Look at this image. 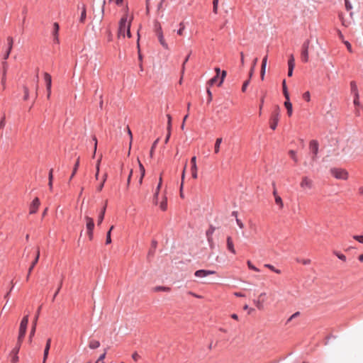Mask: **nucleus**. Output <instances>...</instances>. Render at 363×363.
<instances>
[{"instance_id":"obj_31","label":"nucleus","mask_w":363,"mask_h":363,"mask_svg":"<svg viewBox=\"0 0 363 363\" xmlns=\"http://www.w3.org/2000/svg\"><path fill=\"white\" fill-rule=\"evenodd\" d=\"M274 199H275L276 204H277L279 206V208L281 209L284 206V203H283L281 198L280 196H277L274 198Z\"/></svg>"},{"instance_id":"obj_6","label":"nucleus","mask_w":363,"mask_h":363,"mask_svg":"<svg viewBox=\"0 0 363 363\" xmlns=\"http://www.w3.org/2000/svg\"><path fill=\"white\" fill-rule=\"evenodd\" d=\"M310 43V40H306L302 45L301 57L303 62H308L309 60L308 49Z\"/></svg>"},{"instance_id":"obj_64","label":"nucleus","mask_w":363,"mask_h":363,"mask_svg":"<svg viewBox=\"0 0 363 363\" xmlns=\"http://www.w3.org/2000/svg\"><path fill=\"white\" fill-rule=\"evenodd\" d=\"M236 223H237L238 225L240 228H244V224L242 223V222L240 219L236 218Z\"/></svg>"},{"instance_id":"obj_10","label":"nucleus","mask_w":363,"mask_h":363,"mask_svg":"<svg viewBox=\"0 0 363 363\" xmlns=\"http://www.w3.org/2000/svg\"><path fill=\"white\" fill-rule=\"evenodd\" d=\"M39 257H40V249H39V247H38L37 248V251H36L35 258L33 260V262L31 263V264H30V267L28 269V274H27V277H26V280L27 281L29 279V277H30V275L31 274V272H32L33 269L34 268L35 264L38 263Z\"/></svg>"},{"instance_id":"obj_16","label":"nucleus","mask_w":363,"mask_h":363,"mask_svg":"<svg viewBox=\"0 0 363 363\" xmlns=\"http://www.w3.org/2000/svg\"><path fill=\"white\" fill-rule=\"evenodd\" d=\"M40 311V307L38 308V310L37 311V314H36V315H35V318L33 320V327H32V329H31L30 333V339L34 335L35 332V328H36L37 320H38V318Z\"/></svg>"},{"instance_id":"obj_2","label":"nucleus","mask_w":363,"mask_h":363,"mask_svg":"<svg viewBox=\"0 0 363 363\" xmlns=\"http://www.w3.org/2000/svg\"><path fill=\"white\" fill-rule=\"evenodd\" d=\"M330 172L337 179L347 180L348 179V172L344 169L333 168Z\"/></svg>"},{"instance_id":"obj_49","label":"nucleus","mask_w":363,"mask_h":363,"mask_svg":"<svg viewBox=\"0 0 363 363\" xmlns=\"http://www.w3.org/2000/svg\"><path fill=\"white\" fill-rule=\"evenodd\" d=\"M289 155L291 156V157L296 162H297V157L296 156V152L294 151V150H290L289 152Z\"/></svg>"},{"instance_id":"obj_29","label":"nucleus","mask_w":363,"mask_h":363,"mask_svg":"<svg viewBox=\"0 0 363 363\" xmlns=\"http://www.w3.org/2000/svg\"><path fill=\"white\" fill-rule=\"evenodd\" d=\"M160 208L162 211H166L167 208V198L164 196L163 200L160 203Z\"/></svg>"},{"instance_id":"obj_51","label":"nucleus","mask_w":363,"mask_h":363,"mask_svg":"<svg viewBox=\"0 0 363 363\" xmlns=\"http://www.w3.org/2000/svg\"><path fill=\"white\" fill-rule=\"evenodd\" d=\"M354 104L355 106H359V93H356V94H354Z\"/></svg>"},{"instance_id":"obj_39","label":"nucleus","mask_w":363,"mask_h":363,"mask_svg":"<svg viewBox=\"0 0 363 363\" xmlns=\"http://www.w3.org/2000/svg\"><path fill=\"white\" fill-rule=\"evenodd\" d=\"M127 129V132H128V134L130 137V146H129V150H130V147H131V145H132V141H133V135H132V132L130 129V128L128 126H127L126 128Z\"/></svg>"},{"instance_id":"obj_62","label":"nucleus","mask_w":363,"mask_h":363,"mask_svg":"<svg viewBox=\"0 0 363 363\" xmlns=\"http://www.w3.org/2000/svg\"><path fill=\"white\" fill-rule=\"evenodd\" d=\"M5 116H3V118L0 121V129L3 128L5 126Z\"/></svg>"},{"instance_id":"obj_30","label":"nucleus","mask_w":363,"mask_h":363,"mask_svg":"<svg viewBox=\"0 0 363 363\" xmlns=\"http://www.w3.org/2000/svg\"><path fill=\"white\" fill-rule=\"evenodd\" d=\"M79 165V157H78V159L76 161V163L74 164V167L72 175L70 177V179H72L74 177V176L75 175V174H76V172H77V171L78 169Z\"/></svg>"},{"instance_id":"obj_36","label":"nucleus","mask_w":363,"mask_h":363,"mask_svg":"<svg viewBox=\"0 0 363 363\" xmlns=\"http://www.w3.org/2000/svg\"><path fill=\"white\" fill-rule=\"evenodd\" d=\"M106 179H107V174H104L103 176V181L101 182V184L98 186V189H97L99 191L102 190Z\"/></svg>"},{"instance_id":"obj_20","label":"nucleus","mask_w":363,"mask_h":363,"mask_svg":"<svg viewBox=\"0 0 363 363\" xmlns=\"http://www.w3.org/2000/svg\"><path fill=\"white\" fill-rule=\"evenodd\" d=\"M138 162L139 164V169H140V172L139 184H141L143 183V177H145V169L144 166L142 164V163L140 162V161L139 160H138Z\"/></svg>"},{"instance_id":"obj_50","label":"nucleus","mask_w":363,"mask_h":363,"mask_svg":"<svg viewBox=\"0 0 363 363\" xmlns=\"http://www.w3.org/2000/svg\"><path fill=\"white\" fill-rule=\"evenodd\" d=\"M335 255L341 260L342 261H345L346 260V257L345 255H344L342 253H340V252H335Z\"/></svg>"},{"instance_id":"obj_11","label":"nucleus","mask_w":363,"mask_h":363,"mask_svg":"<svg viewBox=\"0 0 363 363\" xmlns=\"http://www.w3.org/2000/svg\"><path fill=\"white\" fill-rule=\"evenodd\" d=\"M40 205V200L38 197H35L32 201L30 206V213L33 214L35 213Z\"/></svg>"},{"instance_id":"obj_54","label":"nucleus","mask_w":363,"mask_h":363,"mask_svg":"<svg viewBox=\"0 0 363 363\" xmlns=\"http://www.w3.org/2000/svg\"><path fill=\"white\" fill-rule=\"evenodd\" d=\"M353 238L357 241L363 243V235H354Z\"/></svg>"},{"instance_id":"obj_44","label":"nucleus","mask_w":363,"mask_h":363,"mask_svg":"<svg viewBox=\"0 0 363 363\" xmlns=\"http://www.w3.org/2000/svg\"><path fill=\"white\" fill-rule=\"evenodd\" d=\"M158 140H159V139H157V140L154 142V143L152 144V147H151L150 152V157H152V156H153L154 150H155V147H156V145H157V143H158Z\"/></svg>"},{"instance_id":"obj_12","label":"nucleus","mask_w":363,"mask_h":363,"mask_svg":"<svg viewBox=\"0 0 363 363\" xmlns=\"http://www.w3.org/2000/svg\"><path fill=\"white\" fill-rule=\"evenodd\" d=\"M216 274L215 271L200 269V270L196 271L194 273V275L196 277L202 278V277H205L208 275H211V274Z\"/></svg>"},{"instance_id":"obj_15","label":"nucleus","mask_w":363,"mask_h":363,"mask_svg":"<svg viewBox=\"0 0 363 363\" xmlns=\"http://www.w3.org/2000/svg\"><path fill=\"white\" fill-rule=\"evenodd\" d=\"M7 42H8V48H6V52L4 54V60H6L9 57V55L11 52V50H12V48H13V38L11 37H8L7 38Z\"/></svg>"},{"instance_id":"obj_5","label":"nucleus","mask_w":363,"mask_h":363,"mask_svg":"<svg viewBox=\"0 0 363 363\" xmlns=\"http://www.w3.org/2000/svg\"><path fill=\"white\" fill-rule=\"evenodd\" d=\"M155 33L160 45L165 49L169 50V45L167 43L162 30V27L160 24L155 26Z\"/></svg>"},{"instance_id":"obj_21","label":"nucleus","mask_w":363,"mask_h":363,"mask_svg":"<svg viewBox=\"0 0 363 363\" xmlns=\"http://www.w3.org/2000/svg\"><path fill=\"white\" fill-rule=\"evenodd\" d=\"M152 290L153 292H160V291L169 292L171 291V289L167 286H155L154 288H152Z\"/></svg>"},{"instance_id":"obj_27","label":"nucleus","mask_w":363,"mask_h":363,"mask_svg":"<svg viewBox=\"0 0 363 363\" xmlns=\"http://www.w3.org/2000/svg\"><path fill=\"white\" fill-rule=\"evenodd\" d=\"M54 36H55V41L56 43H58L59 42V40H58V30H59V25L57 23H54Z\"/></svg>"},{"instance_id":"obj_43","label":"nucleus","mask_w":363,"mask_h":363,"mask_svg":"<svg viewBox=\"0 0 363 363\" xmlns=\"http://www.w3.org/2000/svg\"><path fill=\"white\" fill-rule=\"evenodd\" d=\"M179 26H180V28L177 30V34L179 35H183V31L185 28V26L184 25L183 23H179Z\"/></svg>"},{"instance_id":"obj_24","label":"nucleus","mask_w":363,"mask_h":363,"mask_svg":"<svg viewBox=\"0 0 363 363\" xmlns=\"http://www.w3.org/2000/svg\"><path fill=\"white\" fill-rule=\"evenodd\" d=\"M106 204L104 206V207L103 208V209L101 210V212L100 213L99 217H98V220H97V224L98 225H100L104 218V215H105V212H106Z\"/></svg>"},{"instance_id":"obj_52","label":"nucleus","mask_w":363,"mask_h":363,"mask_svg":"<svg viewBox=\"0 0 363 363\" xmlns=\"http://www.w3.org/2000/svg\"><path fill=\"white\" fill-rule=\"evenodd\" d=\"M345 7L347 11H350L352 9V6L351 3L349 0H345Z\"/></svg>"},{"instance_id":"obj_48","label":"nucleus","mask_w":363,"mask_h":363,"mask_svg":"<svg viewBox=\"0 0 363 363\" xmlns=\"http://www.w3.org/2000/svg\"><path fill=\"white\" fill-rule=\"evenodd\" d=\"M23 90H24V100H28V99L29 97L28 89V87L24 86Z\"/></svg>"},{"instance_id":"obj_37","label":"nucleus","mask_w":363,"mask_h":363,"mask_svg":"<svg viewBox=\"0 0 363 363\" xmlns=\"http://www.w3.org/2000/svg\"><path fill=\"white\" fill-rule=\"evenodd\" d=\"M218 1L219 0H213V11L214 13H218Z\"/></svg>"},{"instance_id":"obj_28","label":"nucleus","mask_w":363,"mask_h":363,"mask_svg":"<svg viewBox=\"0 0 363 363\" xmlns=\"http://www.w3.org/2000/svg\"><path fill=\"white\" fill-rule=\"evenodd\" d=\"M282 89H283V94H284V96L285 99H289V92H288V90H287V87H286V81L285 80H283V82H282Z\"/></svg>"},{"instance_id":"obj_57","label":"nucleus","mask_w":363,"mask_h":363,"mask_svg":"<svg viewBox=\"0 0 363 363\" xmlns=\"http://www.w3.org/2000/svg\"><path fill=\"white\" fill-rule=\"evenodd\" d=\"M111 242V234H110V231H108L107 232V234H106V244H110Z\"/></svg>"},{"instance_id":"obj_46","label":"nucleus","mask_w":363,"mask_h":363,"mask_svg":"<svg viewBox=\"0 0 363 363\" xmlns=\"http://www.w3.org/2000/svg\"><path fill=\"white\" fill-rule=\"evenodd\" d=\"M303 98L307 101H310L311 100V94H310V92L309 91H306L303 94Z\"/></svg>"},{"instance_id":"obj_41","label":"nucleus","mask_w":363,"mask_h":363,"mask_svg":"<svg viewBox=\"0 0 363 363\" xmlns=\"http://www.w3.org/2000/svg\"><path fill=\"white\" fill-rule=\"evenodd\" d=\"M247 264L250 269L254 270L255 272H259V269L257 268L255 266H254L250 261H247Z\"/></svg>"},{"instance_id":"obj_53","label":"nucleus","mask_w":363,"mask_h":363,"mask_svg":"<svg viewBox=\"0 0 363 363\" xmlns=\"http://www.w3.org/2000/svg\"><path fill=\"white\" fill-rule=\"evenodd\" d=\"M298 262H300L301 264H303L304 265H308L311 262V259H303L301 260H298Z\"/></svg>"},{"instance_id":"obj_4","label":"nucleus","mask_w":363,"mask_h":363,"mask_svg":"<svg viewBox=\"0 0 363 363\" xmlns=\"http://www.w3.org/2000/svg\"><path fill=\"white\" fill-rule=\"evenodd\" d=\"M84 220L86 222V228L87 230V235L90 240H92L94 237V222L92 218L86 216L84 217Z\"/></svg>"},{"instance_id":"obj_59","label":"nucleus","mask_w":363,"mask_h":363,"mask_svg":"<svg viewBox=\"0 0 363 363\" xmlns=\"http://www.w3.org/2000/svg\"><path fill=\"white\" fill-rule=\"evenodd\" d=\"M132 358L134 361L137 362L140 358V357L137 352H134L132 354Z\"/></svg>"},{"instance_id":"obj_47","label":"nucleus","mask_w":363,"mask_h":363,"mask_svg":"<svg viewBox=\"0 0 363 363\" xmlns=\"http://www.w3.org/2000/svg\"><path fill=\"white\" fill-rule=\"evenodd\" d=\"M49 350L50 349H47V348H45V350H44L43 362V363H45V362H46V359L48 358V353H49Z\"/></svg>"},{"instance_id":"obj_55","label":"nucleus","mask_w":363,"mask_h":363,"mask_svg":"<svg viewBox=\"0 0 363 363\" xmlns=\"http://www.w3.org/2000/svg\"><path fill=\"white\" fill-rule=\"evenodd\" d=\"M226 74H227V73H226V72H225V71H223V72H222L221 77H220V82H219V84H218V86H220V85L222 84V83L223 82L224 79H225V76H226Z\"/></svg>"},{"instance_id":"obj_14","label":"nucleus","mask_w":363,"mask_h":363,"mask_svg":"<svg viewBox=\"0 0 363 363\" xmlns=\"http://www.w3.org/2000/svg\"><path fill=\"white\" fill-rule=\"evenodd\" d=\"M310 150L313 154V160H314L316 157V155L318 152V143L315 140H312L310 142Z\"/></svg>"},{"instance_id":"obj_19","label":"nucleus","mask_w":363,"mask_h":363,"mask_svg":"<svg viewBox=\"0 0 363 363\" xmlns=\"http://www.w3.org/2000/svg\"><path fill=\"white\" fill-rule=\"evenodd\" d=\"M44 79L46 83V89H50L52 85V78L50 74L45 72L44 73Z\"/></svg>"},{"instance_id":"obj_35","label":"nucleus","mask_w":363,"mask_h":363,"mask_svg":"<svg viewBox=\"0 0 363 363\" xmlns=\"http://www.w3.org/2000/svg\"><path fill=\"white\" fill-rule=\"evenodd\" d=\"M288 66L291 67L295 66V60H294V57L293 55H291L289 56V59L288 61Z\"/></svg>"},{"instance_id":"obj_60","label":"nucleus","mask_w":363,"mask_h":363,"mask_svg":"<svg viewBox=\"0 0 363 363\" xmlns=\"http://www.w3.org/2000/svg\"><path fill=\"white\" fill-rule=\"evenodd\" d=\"M158 194H159V192H157V191H155V193L154 194L153 201L155 204H157V203H158Z\"/></svg>"},{"instance_id":"obj_56","label":"nucleus","mask_w":363,"mask_h":363,"mask_svg":"<svg viewBox=\"0 0 363 363\" xmlns=\"http://www.w3.org/2000/svg\"><path fill=\"white\" fill-rule=\"evenodd\" d=\"M249 83H250V79L245 81L243 83L242 86V91L245 92L246 91L247 86H248Z\"/></svg>"},{"instance_id":"obj_8","label":"nucleus","mask_w":363,"mask_h":363,"mask_svg":"<svg viewBox=\"0 0 363 363\" xmlns=\"http://www.w3.org/2000/svg\"><path fill=\"white\" fill-rule=\"evenodd\" d=\"M300 186L303 190H310L313 187V181L308 177H303L301 179Z\"/></svg>"},{"instance_id":"obj_42","label":"nucleus","mask_w":363,"mask_h":363,"mask_svg":"<svg viewBox=\"0 0 363 363\" xmlns=\"http://www.w3.org/2000/svg\"><path fill=\"white\" fill-rule=\"evenodd\" d=\"M6 74H2L1 85H2V89H6Z\"/></svg>"},{"instance_id":"obj_63","label":"nucleus","mask_w":363,"mask_h":363,"mask_svg":"<svg viewBox=\"0 0 363 363\" xmlns=\"http://www.w3.org/2000/svg\"><path fill=\"white\" fill-rule=\"evenodd\" d=\"M208 94V102L210 103L212 101V93L209 89H207Z\"/></svg>"},{"instance_id":"obj_40","label":"nucleus","mask_w":363,"mask_h":363,"mask_svg":"<svg viewBox=\"0 0 363 363\" xmlns=\"http://www.w3.org/2000/svg\"><path fill=\"white\" fill-rule=\"evenodd\" d=\"M254 303L258 309L262 310L263 308V303L260 300L254 301Z\"/></svg>"},{"instance_id":"obj_3","label":"nucleus","mask_w":363,"mask_h":363,"mask_svg":"<svg viewBox=\"0 0 363 363\" xmlns=\"http://www.w3.org/2000/svg\"><path fill=\"white\" fill-rule=\"evenodd\" d=\"M128 14L125 13L119 22V28L118 32V38H125V31L127 30L128 25Z\"/></svg>"},{"instance_id":"obj_17","label":"nucleus","mask_w":363,"mask_h":363,"mask_svg":"<svg viewBox=\"0 0 363 363\" xmlns=\"http://www.w3.org/2000/svg\"><path fill=\"white\" fill-rule=\"evenodd\" d=\"M78 8L79 9L80 8L79 5H78ZM81 9H82V13H81L79 21H80V23H84L86 20V6L84 4H82Z\"/></svg>"},{"instance_id":"obj_61","label":"nucleus","mask_w":363,"mask_h":363,"mask_svg":"<svg viewBox=\"0 0 363 363\" xmlns=\"http://www.w3.org/2000/svg\"><path fill=\"white\" fill-rule=\"evenodd\" d=\"M267 56H265L263 60H262V67L263 68H266V66H267Z\"/></svg>"},{"instance_id":"obj_23","label":"nucleus","mask_w":363,"mask_h":363,"mask_svg":"<svg viewBox=\"0 0 363 363\" xmlns=\"http://www.w3.org/2000/svg\"><path fill=\"white\" fill-rule=\"evenodd\" d=\"M215 229H216L215 227L211 225L210 228L206 231V237H207L208 242H212V240H213L212 235L215 231Z\"/></svg>"},{"instance_id":"obj_25","label":"nucleus","mask_w":363,"mask_h":363,"mask_svg":"<svg viewBox=\"0 0 363 363\" xmlns=\"http://www.w3.org/2000/svg\"><path fill=\"white\" fill-rule=\"evenodd\" d=\"M222 143V138H218L216 140L215 146H214V152L216 154L218 153L220 151V145Z\"/></svg>"},{"instance_id":"obj_9","label":"nucleus","mask_w":363,"mask_h":363,"mask_svg":"<svg viewBox=\"0 0 363 363\" xmlns=\"http://www.w3.org/2000/svg\"><path fill=\"white\" fill-rule=\"evenodd\" d=\"M21 344V342H19L18 341L17 345L15 347V348L13 349V350L11 352V354H10L11 356V361L12 363H16L18 361V353L20 350Z\"/></svg>"},{"instance_id":"obj_45","label":"nucleus","mask_w":363,"mask_h":363,"mask_svg":"<svg viewBox=\"0 0 363 363\" xmlns=\"http://www.w3.org/2000/svg\"><path fill=\"white\" fill-rule=\"evenodd\" d=\"M131 20H132V18L128 23L127 30L125 31L127 33V35H128V38L131 37V33H130V24H131Z\"/></svg>"},{"instance_id":"obj_26","label":"nucleus","mask_w":363,"mask_h":363,"mask_svg":"<svg viewBox=\"0 0 363 363\" xmlns=\"http://www.w3.org/2000/svg\"><path fill=\"white\" fill-rule=\"evenodd\" d=\"M100 346V342L98 340H92L89 343V347L91 349H96Z\"/></svg>"},{"instance_id":"obj_18","label":"nucleus","mask_w":363,"mask_h":363,"mask_svg":"<svg viewBox=\"0 0 363 363\" xmlns=\"http://www.w3.org/2000/svg\"><path fill=\"white\" fill-rule=\"evenodd\" d=\"M227 248L233 254H235L236 253V251L235 250L234 245H233V242L232 238L230 237V236H228L227 238Z\"/></svg>"},{"instance_id":"obj_13","label":"nucleus","mask_w":363,"mask_h":363,"mask_svg":"<svg viewBox=\"0 0 363 363\" xmlns=\"http://www.w3.org/2000/svg\"><path fill=\"white\" fill-rule=\"evenodd\" d=\"M191 175L194 179H197L198 174H197V165H196V157L194 156L191 159Z\"/></svg>"},{"instance_id":"obj_34","label":"nucleus","mask_w":363,"mask_h":363,"mask_svg":"<svg viewBox=\"0 0 363 363\" xmlns=\"http://www.w3.org/2000/svg\"><path fill=\"white\" fill-rule=\"evenodd\" d=\"M186 167V164H185V167L184 168V170H183V172H182V184H181V186H180V191H181V194L180 195H181L182 197L183 196V194H182V189H183V182H184V177H185Z\"/></svg>"},{"instance_id":"obj_1","label":"nucleus","mask_w":363,"mask_h":363,"mask_svg":"<svg viewBox=\"0 0 363 363\" xmlns=\"http://www.w3.org/2000/svg\"><path fill=\"white\" fill-rule=\"evenodd\" d=\"M28 323V315L24 316L20 323V328H19V335L18 337V341L19 342H22L26 333L27 330V326Z\"/></svg>"},{"instance_id":"obj_38","label":"nucleus","mask_w":363,"mask_h":363,"mask_svg":"<svg viewBox=\"0 0 363 363\" xmlns=\"http://www.w3.org/2000/svg\"><path fill=\"white\" fill-rule=\"evenodd\" d=\"M264 267L269 268V269H271L272 271L274 272L277 274L281 273V271L279 269H275V267L271 264H267L264 265Z\"/></svg>"},{"instance_id":"obj_32","label":"nucleus","mask_w":363,"mask_h":363,"mask_svg":"<svg viewBox=\"0 0 363 363\" xmlns=\"http://www.w3.org/2000/svg\"><path fill=\"white\" fill-rule=\"evenodd\" d=\"M1 65H2V74H6L8 67H9V65H8L7 62L4 60L2 62Z\"/></svg>"},{"instance_id":"obj_7","label":"nucleus","mask_w":363,"mask_h":363,"mask_svg":"<svg viewBox=\"0 0 363 363\" xmlns=\"http://www.w3.org/2000/svg\"><path fill=\"white\" fill-rule=\"evenodd\" d=\"M279 112H280L279 107L277 106L276 110L272 113V115L271 116V119H270V128L272 130H275L277 126V123H278V121L279 119Z\"/></svg>"},{"instance_id":"obj_22","label":"nucleus","mask_w":363,"mask_h":363,"mask_svg":"<svg viewBox=\"0 0 363 363\" xmlns=\"http://www.w3.org/2000/svg\"><path fill=\"white\" fill-rule=\"evenodd\" d=\"M284 106L287 109V113L289 116H291L293 108H292V104L290 102V99H286V101L284 102Z\"/></svg>"},{"instance_id":"obj_33","label":"nucleus","mask_w":363,"mask_h":363,"mask_svg":"<svg viewBox=\"0 0 363 363\" xmlns=\"http://www.w3.org/2000/svg\"><path fill=\"white\" fill-rule=\"evenodd\" d=\"M350 87H351V91L354 94H356V93H358L357 86L355 82H350Z\"/></svg>"},{"instance_id":"obj_58","label":"nucleus","mask_w":363,"mask_h":363,"mask_svg":"<svg viewBox=\"0 0 363 363\" xmlns=\"http://www.w3.org/2000/svg\"><path fill=\"white\" fill-rule=\"evenodd\" d=\"M218 78V75H216V76H215L214 77H213L212 79H211L209 80V82H208L209 84H210V85H213L214 83H216V81H217Z\"/></svg>"}]
</instances>
